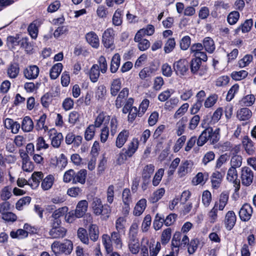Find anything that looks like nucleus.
Listing matches in <instances>:
<instances>
[{
	"mask_svg": "<svg viewBox=\"0 0 256 256\" xmlns=\"http://www.w3.org/2000/svg\"><path fill=\"white\" fill-rule=\"evenodd\" d=\"M48 134L52 146L55 148H59L64 139L62 134L58 132L54 128H51L48 131Z\"/></svg>",
	"mask_w": 256,
	"mask_h": 256,
	"instance_id": "1a4fd4ad",
	"label": "nucleus"
},
{
	"mask_svg": "<svg viewBox=\"0 0 256 256\" xmlns=\"http://www.w3.org/2000/svg\"><path fill=\"white\" fill-rule=\"evenodd\" d=\"M86 170H81L77 173L75 172L74 178V184L77 182L84 184L85 183L86 176Z\"/></svg>",
	"mask_w": 256,
	"mask_h": 256,
	"instance_id": "58836bf2",
	"label": "nucleus"
},
{
	"mask_svg": "<svg viewBox=\"0 0 256 256\" xmlns=\"http://www.w3.org/2000/svg\"><path fill=\"white\" fill-rule=\"evenodd\" d=\"M88 232L90 239L94 242L96 241L99 235L98 226L96 224H90L89 226Z\"/></svg>",
	"mask_w": 256,
	"mask_h": 256,
	"instance_id": "a19ab883",
	"label": "nucleus"
},
{
	"mask_svg": "<svg viewBox=\"0 0 256 256\" xmlns=\"http://www.w3.org/2000/svg\"><path fill=\"white\" fill-rule=\"evenodd\" d=\"M114 36L112 28H109L104 30L102 36V42L105 48L112 50L114 48Z\"/></svg>",
	"mask_w": 256,
	"mask_h": 256,
	"instance_id": "0eeeda50",
	"label": "nucleus"
},
{
	"mask_svg": "<svg viewBox=\"0 0 256 256\" xmlns=\"http://www.w3.org/2000/svg\"><path fill=\"white\" fill-rule=\"evenodd\" d=\"M120 62V56L118 53L112 56L110 66V70L112 73H115L118 70Z\"/></svg>",
	"mask_w": 256,
	"mask_h": 256,
	"instance_id": "f704fd0d",
	"label": "nucleus"
},
{
	"mask_svg": "<svg viewBox=\"0 0 256 256\" xmlns=\"http://www.w3.org/2000/svg\"><path fill=\"white\" fill-rule=\"evenodd\" d=\"M154 73V69L150 67H146L142 70L140 73L139 76L142 80H146L150 78Z\"/></svg>",
	"mask_w": 256,
	"mask_h": 256,
	"instance_id": "5fc2aeb1",
	"label": "nucleus"
},
{
	"mask_svg": "<svg viewBox=\"0 0 256 256\" xmlns=\"http://www.w3.org/2000/svg\"><path fill=\"white\" fill-rule=\"evenodd\" d=\"M39 72V68L36 65L30 66L26 68L24 70V76L28 80L36 78Z\"/></svg>",
	"mask_w": 256,
	"mask_h": 256,
	"instance_id": "2eb2a0df",
	"label": "nucleus"
},
{
	"mask_svg": "<svg viewBox=\"0 0 256 256\" xmlns=\"http://www.w3.org/2000/svg\"><path fill=\"white\" fill-rule=\"evenodd\" d=\"M248 74V72L244 70L239 72H233L231 74V77L235 80H240L246 78Z\"/></svg>",
	"mask_w": 256,
	"mask_h": 256,
	"instance_id": "13d9d810",
	"label": "nucleus"
},
{
	"mask_svg": "<svg viewBox=\"0 0 256 256\" xmlns=\"http://www.w3.org/2000/svg\"><path fill=\"white\" fill-rule=\"evenodd\" d=\"M243 146L248 154H252L255 150L254 142L248 136H244L242 141Z\"/></svg>",
	"mask_w": 256,
	"mask_h": 256,
	"instance_id": "b1692460",
	"label": "nucleus"
},
{
	"mask_svg": "<svg viewBox=\"0 0 256 256\" xmlns=\"http://www.w3.org/2000/svg\"><path fill=\"white\" fill-rule=\"evenodd\" d=\"M203 48L210 54L214 52L216 49L214 41L210 37H206L203 40Z\"/></svg>",
	"mask_w": 256,
	"mask_h": 256,
	"instance_id": "cd10ccee",
	"label": "nucleus"
},
{
	"mask_svg": "<svg viewBox=\"0 0 256 256\" xmlns=\"http://www.w3.org/2000/svg\"><path fill=\"white\" fill-rule=\"evenodd\" d=\"M208 174L207 172L202 173L198 172L197 174L193 178L192 182L194 185L204 184L208 180Z\"/></svg>",
	"mask_w": 256,
	"mask_h": 256,
	"instance_id": "72a5a7b5",
	"label": "nucleus"
},
{
	"mask_svg": "<svg viewBox=\"0 0 256 256\" xmlns=\"http://www.w3.org/2000/svg\"><path fill=\"white\" fill-rule=\"evenodd\" d=\"M44 174L41 172H34L32 176V179L34 183V186H31L32 188H36L38 186L40 180H42Z\"/></svg>",
	"mask_w": 256,
	"mask_h": 256,
	"instance_id": "bf43d9fd",
	"label": "nucleus"
},
{
	"mask_svg": "<svg viewBox=\"0 0 256 256\" xmlns=\"http://www.w3.org/2000/svg\"><path fill=\"white\" fill-rule=\"evenodd\" d=\"M252 114V112L249 108H244L238 111L237 118L240 120H246L251 118Z\"/></svg>",
	"mask_w": 256,
	"mask_h": 256,
	"instance_id": "c85d7f7f",
	"label": "nucleus"
},
{
	"mask_svg": "<svg viewBox=\"0 0 256 256\" xmlns=\"http://www.w3.org/2000/svg\"><path fill=\"white\" fill-rule=\"evenodd\" d=\"M236 216L234 212L232 210L228 211L226 214L224 219V224L226 228L228 230L232 229L236 224Z\"/></svg>",
	"mask_w": 256,
	"mask_h": 256,
	"instance_id": "4468645a",
	"label": "nucleus"
},
{
	"mask_svg": "<svg viewBox=\"0 0 256 256\" xmlns=\"http://www.w3.org/2000/svg\"><path fill=\"white\" fill-rule=\"evenodd\" d=\"M96 126L94 124L90 125L86 130L84 134V138L86 140H91L95 134V128Z\"/></svg>",
	"mask_w": 256,
	"mask_h": 256,
	"instance_id": "69168bd1",
	"label": "nucleus"
},
{
	"mask_svg": "<svg viewBox=\"0 0 256 256\" xmlns=\"http://www.w3.org/2000/svg\"><path fill=\"white\" fill-rule=\"evenodd\" d=\"M173 67L176 74L182 77L186 76L189 69V63L186 59H180L174 62Z\"/></svg>",
	"mask_w": 256,
	"mask_h": 256,
	"instance_id": "423d86ee",
	"label": "nucleus"
},
{
	"mask_svg": "<svg viewBox=\"0 0 256 256\" xmlns=\"http://www.w3.org/2000/svg\"><path fill=\"white\" fill-rule=\"evenodd\" d=\"M109 128L111 136H114L118 128V120L115 116L112 118L109 126H104L101 130L100 138V142L102 143L106 142L110 134Z\"/></svg>",
	"mask_w": 256,
	"mask_h": 256,
	"instance_id": "f03ea898",
	"label": "nucleus"
},
{
	"mask_svg": "<svg viewBox=\"0 0 256 256\" xmlns=\"http://www.w3.org/2000/svg\"><path fill=\"white\" fill-rule=\"evenodd\" d=\"M172 230L170 228H167L164 230L161 236V242L163 244H166L171 238Z\"/></svg>",
	"mask_w": 256,
	"mask_h": 256,
	"instance_id": "774afa93",
	"label": "nucleus"
},
{
	"mask_svg": "<svg viewBox=\"0 0 256 256\" xmlns=\"http://www.w3.org/2000/svg\"><path fill=\"white\" fill-rule=\"evenodd\" d=\"M31 200V198L28 196L20 198L16 204V208L18 210H22L24 206H28L30 204Z\"/></svg>",
	"mask_w": 256,
	"mask_h": 256,
	"instance_id": "8fccbe9b",
	"label": "nucleus"
},
{
	"mask_svg": "<svg viewBox=\"0 0 256 256\" xmlns=\"http://www.w3.org/2000/svg\"><path fill=\"white\" fill-rule=\"evenodd\" d=\"M73 248V244L70 240H66L63 243L54 242L52 244V248L54 252H61L70 254Z\"/></svg>",
	"mask_w": 256,
	"mask_h": 256,
	"instance_id": "20e7f679",
	"label": "nucleus"
},
{
	"mask_svg": "<svg viewBox=\"0 0 256 256\" xmlns=\"http://www.w3.org/2000/svg\"><path fill=\"white\" fill-rule=\"evenodd\" d=\"M252 212V206L248 204H244L239 211L240 219L243 222H248L250 220Z\"/></svg>",
	"mask_w": 256,
	"mask_h": 256,
	"instance_id": "ddd939ff",
	"label": "nucleus"
},
{
	"mask_svg": "<svg viewBox=\"0 0 256 256\" xmlns=\"http://www.w3.org/2000/svg\"><path fill=\"white\" fill-rule=\"evenodd\" d=\"M189 242L188 236L180 232H176L172 237V251L170 254L166 256H174L177 255L179 248L182 246H185L186 244Z\"/></svg>",
	"mask_w": 256,
	"mask_h": 256,
	"instance_id": "f257e3e1",
	"label": "nucleus"
},
{
	"mask_svg": "<svg viewBox=\"0 0 256 256\" xmlns=\"http://www.w3.org/2000/svg\"><path fill=\"white\" fill-rule=\"evenodd\" d=\"M87 42L93 48H98L100 45V40L98 35L94 32H90L86 35Z\"/></svg>",
	"mask_w": 256,
	"mask_h": 256,
	"instance_id": "412c9836",
	"label": "nucleus"
},
{
	"mask_svg": "<svg viewBox=\"0 0 256 256\" xmlns=\"http://www.w3.org/2000/svg\"><path fill=\"white\" fill-rule=\"evenodd\" d=\"M139 144L138 138H134L128 144V149L126 150L128 158L132 157L138 148Z\"/></svg>",
	"mask_w": 256,
	"mask_h": 256,
	"instance_id": "bb28decb",
	"label": "nucleus"
},
{
	"mask_svg": "<svg viewBox=\"0 0 256 256\" xmlns=\"http://www.w3.org/2000/svg\"><path fill=\"white\" fill-rule=\"evenodd\" d=\"M255 100L254 94H248L242 98L241 103L244 106H250L254 104Z\"/></svg>",
	"mask_w": 256,
	"mask_h": 256,
	"instance_id": "052dcab7",
	"label": "nucleus"
},
{
	"mask_svg": "<svg viewBox=\"0 0 256 256\" xmlns=\"http://www.w3.org/2000/svg\"><path fill=\"white\" fill-rule=\"evenodd\" d=\"M210 129L206 128L202 132L200 136H198V140H196V143L198 146H203L208 140L210 136Z\"/></svg>",
	"mask_w": 256,
	"mask_h": 256,
	"instance_id": "2f4dec72",
	"label": "nucleus"
},
{
	"mask_svg": "<svg viewBox=\"0 0 256 256\" xmlns=\"http://www.w3.org/2000/svg\"><path fill=\"white\" fill-rule=\"evenodd\" d=\"M102 242L108 254L112 252L113 248L112 244V242L110 240V236L108 234H104L102 236Z\"/></svg>",
	"mask_w": 256,
	"mask_h": 256,
	"instance_id": "3c124183",
	"label": "nucleus"
},
{
	"mask_svg": "<svg viewBox=\"0 0 256 256\" xmlns=\"http://www.w3.org/2000/svg\"><path fill=\"white\" fill-rule=\"evenodd\" d=\"M252 24L253 22L252 19L246 20L236 29V30L238 31L241 30L243 33L247 32L251 30Z\"/></svg>",
	"mask_w": 256,
	"mask_h": 256,
	"instance_id": "6e6d98bb",
	"label": "nucleus"
},
{
	"mask_svg": "<svg viewBox=\"0 0 256 256\" xmlns=\"http://www.w3.org/2000/svg\"><path fill=\"white\" fill-rule=\"evenodd\" d=\"M207 129H210V136L208 140L211 144H214L216 143L220 139V128H216L214 130H213L212 128H208Z\"/></svg>",
	"mask_w": 256,
	"mask_h": 256,
	"instance_id": "c03bdc74",
	"label": "nucleus"
},
{
	"mask_svg": "<svg viewBox=\"0 0 256 256\" xmlns=\"http://www.w3.org/2000/svg\"><path fill=\"white\" fill-rule=\"evenodd\" d=\"M128 136L129 132L128 130H124L120 132L116 138V146L118 148H122L127 141Z\"/></svg>",
	"mask_w": 256,
	"mask_h": 256,
	"instance_id": "aec40b11",
	"label": "nucleus"
},
{
	"mask_svg": "<svg viewBox=\"0 0 256 256\" xmlns=\"http://www.w3.org/2000/svg\"><path fill=\"white\" fill-rule=\"evenodd\" d=\"M110 116L108 115L106 112H100L96 116L94 122V125L96 128H100L102 125L104 124L105 125L106 123L110 121Z\"/></svg>",
	"mask_w": 256,
	"mask_h": 256,
	"instance_id": "6ab92c4d",
	"label": "nucleus"
},
{
	"mask_svg": "<svg viewBox=\"0 0 256 256\" xmlns=\"http://www.w3.org/2000/svg\"><path fill=\"white\" fill-rule=\"evenodd\" d=\"M68 211V208L64 206L58 208L54 211L52 217L53 218L60 220V218L64 216Z\"/></svg>",
	"mask_w": 256,
	"mask_h": 256,
	"instance_id": "4d7b16f0",
	"label": "nucleus"
},
{
	"mask_svg": "<svg viewBox=\"0 0 256 256\" xmlns=\"http://www.w3.org/2000/svg\"><path fill=\"white\" fill-rule=\"evenodd\" d=\"M128 247L133 254H137L140 249V244L138 236H128Z\"/></svg>",
	"mask_w": 256,
	"mask_h": 256,
	"instance_id": "dca6fc26",
	"label": "nucleus"
},
{
	"mask_svg": "<svg viewBox=\"0 0 256 256\" xmlns=\"http://www.w3.org/2000/svg\"><path fill=\"white\" fill-rule=\"evenodd\" d=\"M150 244V242L147 238H142L141 240L140 256H149Z\"/></svg>",
	"mask_w": 256,
	"mask_h": 256,
	"instance_id": "ea45409f",
	"label": "nucleus"
},
{
	"mask_svg": "<svg viewBox=\"0 0 256 256\" xmlns=\"http://www.w3.org/2000/svg\"><path fill=\"white\" fill-rule=\"evenodd\" d=\"M218 96L216 94H212L206 98L204 102V106L206 108L212 107L217 102Z\"/></svg>",
	"mask_w": 256,
	"mask_h": 256,
	"instance_id": "79ce46f5",
	"label": "nucleus"
},
{
	"mask_svg": "<svg viewBox=\"0 0 256 256\" xmlns=\"http://www.w3.org/2000/svg\"><path fill=\"white\" fill-rule=\"evenodd\" d=\"M146 206V200L142 198L136 203L133 211V214L135 216H140L144 212Z\"/></svg>",
	"mask_w": 256,
	"mask_h": 256,
	"instance_id": "393cba45",
	"label": "nucleus"
},
{
	"mask_svg": "<svg viewBox=\"0 0 256 256\" xmlns=\"http://www.w3.org/2000/svg\"><path fill=\"white\" fill-rule=\"evenodd\" d=\"M49 147V144H46L43 137L40 136L36 140V149L37 150H40L42 149H47Z\"/></svg>",
	"mask_w": 256,
	"mask_h": 256,
	"instance_id": "338daca9",
	"label": "nucleus"
},
{
	"mask_svg": "<svg viewBox=\"0 0 256 256\" xmlns=\"http://www.w3.org/2000/svg\"><path fill=\"white\" fill-rule=\"evenodd\" d=\"M165 190L164 188H160L155 191L150 198V201L152 203H155L159 200L164 195Z\"/></svg>",
	"mask_w": 256,
	"mask_h": 256,
	"instance_id": "09e8293b",
	"label": "nucleus"
},
{
	"mask_svg": "<svg viewBox=\"0 0 256 256\" xmlns=\"http://www.w3.org/2000/svg\"><path fill=\"white\" fill-rule=\"evenodd\" d=\"M88 202L86 200H80L76 205L74 215L76 218L82 217L87 211Z\"/></svg>",
	"mask_w": 256,
	"mask_h": 256,
	"instance_id": "a211bd4d",
	"label": "nucleus"
},
{
	"mask_svg": "<svg viewBox=\"0 0 256 256\" xmlns=\"http://www.w3.org/2000/svg\"><path fill=\"white\" fill-rule=\"evenodd\" d=\"M164 224H165L164 216L157 214L153 223L154 228L156 230H160L162 226Z\"/></svg>",
	"mask_w": 256,
	"mask_h": 256,
	"instance_id": "49530a36",
	"label": "nucleus"
},
{
	"mask_svg": "<svg viewBox=\"0 0 256 256\" xmlns=\"http://www.w3.org/2000/svg\"><path fill=\"white\" fill-rule=\"evenodd\" d=\"M226 180L230 182H232L235 188L234 192H237L240 188V181L238 179V173L236 169L230 168L228 171Z\"/></svg>",
	"mask_w": 256,
	"mask_h": 256,
	"instance_id": "9b49d317",
	"label": "nucleus"
},
{
	"mask_svg": "<svg viewBox=\"0 0 256 256\" xmlns=\"http://www.w3.org/2000/svg\"><path fill=\"white\" fill-rule=\"evenodd\" d=\"M120 232L119 231L113 232L111 233L110 236V240L116 244L118 248H122V240Z\"/></svg>",
	"mask_w": 256,
	"mask_h": 256,
	"instance_id": "c9c22d12",
	"label": "nucleus"
},
{
	"mask_svg": "<svg viewBox=\"0 0 256 256\" xmlns=\"http://www.w3.org/2000/svg\"><path fill=\"white\" fill-rule=\"evenodd\" d=\"M78 236L82 243L88 244L89 239L86 230L82 228H79L78 230Z\"/></svg>",
	"mask_w": 256,
	"mask_h": 256,
	"instance_id": "864d4df0",
	"label": "nucleus"
},
{
	"mask_svg": "<svg viewBox=\"0 0 256 256\" xmlns=\"http://www.w3.org/2000/svg\"><path fill=\"white\" fill-rule=\"evenodd\" d=\"M193 162L190 160H186L182 161L178 171V176L180 178L184 176L188 172H190L192 166Z\"/></svg>",
	"mask_w": 256,
	"mask_h": 256,
	"instance_id": "f8f14e48",
	"label": "nucleus"
},
{
	"mask_svg": "<svg viewBox=\"0 0 256 256\" xmlns=\"http://www.w3.org/2000/svg\"><path fill=\"white\" fill-rule=\"evenodd\" d=\"M189 67L192 74L194 75L202 76L207 72L206 68L202 66V62L198 58H192Z\"/></svg>",
	"mask_w": 256,
	"mask_h": 256,
	"instance_id": "39448f33",
	"label": "nucleus"
},
{
	"mask_svg": "<svg viewBox=\"0 0 256 256\" xmlns=\"http://www.w3.org/2000/svg\"><path fill=\"white\" fill-rule=\"evenodd\" d=\"M62 68V64L61 63L55 64L50 69V77L52 80L56 79L60 74Z\"/></svg>",
	"mask_w": 256,
	"mask_h": 256,
	"instance_id": "4c0bfd02",
	"label": "nucleus"
},
{
	"mask_svg": "<svg viewBox=\"0 0 256 256\" xmlns=\"http://www.w3.org/2000/svg\"><path fill=\"white\" fill-rule=\"evenodd\" d=\"M240 177L242 184L245 186H249L254 179L253 172L250 168L244 166L242 168Z\"/></svg>",
	"mask_w": 256,
	"mask_h": 256,
	"instance_id": "9d476101",
	"label": "nucleus"
},
{
	"mask_svg": "<svg viewBox=\"0 0 256 256\" xmlns=\"http://www.w3.org/2000/svg\"><path fill=\"white\" fill-rule=\"evenodd\" d=\"M66 230L64 228H51L49 232V234L52 238H64L66 234Z\"/></svg>",
	"mask_w": 256,
	"mask_h": 256,
	"instance_id": "a878e982",
	"label": "nucleus"
},
{
	"mask_svg": "<svg viewBox=\"0 0 256 256\" xmlns=\"http://www.w3.org/2000/svg\"><path fill=\"white\" fill-rule=\"evenodd\" d=\"M54 178L52 174H49L46 176L42 182L41 186L42 188L44 190H48L50 189L53 185Z\"/></svg>",
	"mask_w": 256,
	"mask_h": 256,
	"instance_id": "e433bc0d",
	"label": "nucleus"
},
{
	"mask_svg": "<svg viewBox=\"0 0 256 256\" xmlns=\"http://www.w3.org/2000/svg\"><path fill=\"white\" fill-rule=\"evenodd\" d=\"M100 70L98 64H94L91 67L89 72V76L92 82H96L98 80L100 76Z\"/></svg>",
	"mask_w": 256,
	"mask_h": 256,
	"instance_id": "c756f323",
	"label": "nucleus"
},
{
	"mask_svg": "<svg viewBox=\"0 0 256 256\" xmlns=\"http://www.w3.org/2000/svg\"><path fill=\"white\" fill-rule=\"evenodd\" d=\"M242 157L240 156H234L231 158L230 168H234L236 169V168L240 167L242 164Z\"/></svg>",
	"mask_w": 256,
	"mask_h": 256,
	"instance_id": "e2e57ef3",
	"label": "nucleus"
},
{
	"mask_svg": "<svg viewBox=\"0 0 256 256\" xmlns=\"http://www.w3.org/2000/svg\"><path fill=\"white\" fill-rule=\"evenodd\" d=\"M129 94V90L127 88H124L119 92L116 100L115 106L117 108H120L124 104V102L126 100V98Z\"/></svg>",
	"mask_w": 256,
	"mask_h": 256,
	"instance_id": "f3484780",
	"label": "nucleus"
},
{
	"mask_svg": "<svg viewBox=\"0 0 256 256\" xmlns=\"http://www.w3.org/2000/svg\"><path fill=\"white\" fill-rule=\"evenodd\" d=\"M222 114V108H218L214 112L212 116V118L210 122V124H214L217 122L220 118Z\"/></svg>",
	"mask_w": 256,
	"mask_h": 256,
	"instance_id": "680f3d73",
	"label": "nucleus"
},
{
	"mask_svg": "<svg viewBox=\"0 0 256 256\" xmlns=\"http://www.w3.org/2000/svg\"><path fill=\"white\" fill-rule=\"evenodd\" d=\"M40 25V22L39 20H35L28 26V31L32 38H36Z\"/></svg>",
	"mask_w": 256,
	"mask_h": 256,
	"instance_id": "4be33fe9",
	"label": "nucleus"
},
{
	"mask_svg": "<svg viewBox=\"0 0 256 256\" xmlns=\"http://www.w3.org/2000/svg\"><path fill=\"white\" fill-rule=\"evenodd\" d=\"M154 243V241L153 242H150L149 244L150 256H157L161 249V245L160 242H156V244Z\"/></svg>",
	"mask_w": 256,
	"mask_h": 256,
	"instance_id": "a18cd8bd",
	"label": "nucleus"
},
{
	"mask_svg": "<svg viewBox=\"0 0 256 256\" xmlns=\"http://www.w3.org/2000/svg\"><path fill=\"white\" fill-rule=\"evenodd\" d=\"M179 102V100L176 97H173L167 100L164 104L166 109L171 110L176 106Z\"/></svg>",
	"mask_w": 256,
	"mask_h": 256,
	"instance_id": "0e129e2a",
	"label": "nucleus"
},
{
	"mask_svg": "<svg viewBox=\"0 0 256 256\" xmlns=\"http://www.w3.org/2000/svg\"><path fill=\"white\" fill-rule=\"evenodd\" d=\"M46 118V114H42L37 120L36 126V129L38 130H44L45 132L48 131V127L45 126V122Z\"/></svg>",
	"mask_w": 256,
	"mask_h": 256,
	"instance_id": "37998d69",
	"label": "nucleus"
},
{
	"mask_svg": "<svg viewBox=\"0 0 256 256\" xmlns=\"http://www.w3.org/2000/svg\"><path fill=\"white\" fill-rule=\"evenodd\" d=\"M154 170V166L152 164L145 166L142 173V179L150 180Z\"/></svg>",
	"mask_w": 256,
	"mask_h": 256,
	"instance_id": "de8ad7c7",
	"label": "nucleus"
},
{
	"mask_svg": "<svg viewBox=\"0 0 256 256\" xmlns=\"http://www.w3.org/2000/svg\"><path fill=\"white\" fill-rule=\"evenodd\" d=\"M20 73L19 64L16 62L11 63L7 69V74L10 78H16Z\"/></svg>",
	"mask_w": 256,
	"mask_h": 256,
	"instance_id": "5701e85b",
	"label": "nucleus"
},
{
	"mask_svg": "<svg viewBox=\"0 0 256 256\" xmlns=\"http://www.w3.org/2000/svg\"><path fill=\"white\" fill-rule=\"evenodd\" d=\"M10 236L12 238L22 239L28 236V232L23 229H18L16 231H12Z\"/></svg>",
	"mask_w": 256,
	"mask_h": 256,
	"instance_id": "603ef678",
	"label": "nucleus"
},
{
	"mask_svg": "<svg viewBox=\"0 0 256 256\" xmlns=\"http://www.w3.org/2000/svg\"><path fill=\"white\" fill-rule=\"evenodd\" d=\"M122 87V82L120 78L112 80L110 85V94L112 96H116Z\"/></svg>",
	"mask_w": 256,
	"mask_h": 256,
	"instance_id": "473e14b6",
	"label": "nucleus"
},
{
	"mask_svg": "<svg viewBox=\"0 0 256 256\" xmlns=\"http://www.w3.org/2000/svg\"><path fill=\"white\" fill-rule=\"evenodd\" d=\"M34 128V123L30 117L26 116L24 118L22 123V128L24 132H31Z\"/></svg>",
	"mask_w": 256,
	"mask_h": 256,
	"instance_id": "7c9ffc66",
	"label": "nucleus"
},
{
	"mask_svg": "<svg viewBox=\"0 0 256 256\" xmlns=\"http://www.w3.org/2000/svg\"><path fill=\"white\" fill-rule=\"evenodd\" d=\"M226 170V168H222L220 171L215 170L212 174L210 179L212 186L214 188L218 189L220 186Z\"/></svg>",
	"mask_w": 256,
	"mask_h": 256,
	"instance_id": "6e6552de",
	"label": "nucleus"
},
{
	"mask_svg": "<svg viewBox=\"0 0 256 256\" xmlns=\"http://www.w3.org/2000/svg\"><path fill=\"white\" fill-rule=\"evenodd\" d=\"M92 206L94 214L96 216L102 214L108 218L110 213L111 209L108 204L103 205L101 200L98 198H94L92 203Z\"/></svg>",
	"mask_w": 256,
	"mask_h": 256,
	"instance_id": "7ed1b4c3",
	"label": "nucleus"
}]
</instances>
